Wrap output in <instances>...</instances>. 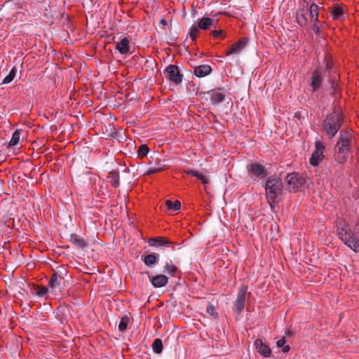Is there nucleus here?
<instances>
[{
    "label": "nucleus",
    "instance_id": "nucleus-1",
    "mask_svg": "<svg viewBox=\"0 0 359 359\" xmlns=\"http://www.w3.org/2000/svg\"><path fill=\"white\" fill-rule=\"evenodd\" d=\"M344 117L339 110H333L328 113L321 125V131L329 140L334 138L337 133V140L334 146V160L340 164L346 163L348 154L354 143L353 131L350 129H342Z\"/></svg>",
    "mask_w": 359,
    "mask_h": 359
},
{
    "label": "nucleus",
    "instance_id": "nucleus-2",
    "mask_svg": "<svg viewBox=\"0 0 359 359\" xmlns=\"http://www.w3.org/2000/svg\"><path fill=\"white\" fill-rule=\"evenodd\" d=\"M263 186L270 206L273 208L281 200L283 194L282 182L278 177L269 176Z\"/></svg>",
    "mask_w": 359,
    "mask_h": 359
},
{
    "label": "nucleus",
    "instance_id": "nucleus-3",
    "mask_svg": "<svg viewBox=\"0 0 359 359\" xmlns=\"http://www.w3.org/2000/svg\"><path fill=\"white\" fill-rule=\"evenodd\" d=\"M331 64L326 61L325 67L323 69L321 67H317L312 73L309 81V86L312 93L319 92L320 88L323 86V81L324 77L327 72L330 73Z\"/></svg>",
    "mask_w": 359,
    "mask_h": 359
},
{
    "label": "nucleus",
    "instance_id": "nucleus-4",
    "mask_svg": "<svg viewBox=\"0 0 359 359\" xmlns=\"http://www.w3.org/2000/svg\"><path fill=\"white\" fill-rule=\"evenodd\" d=\"M318 6L312 4L309 9H302L297 13L296 18L297 22H318Z\"/></svg>",
    "mask_w": 359,
    "mask_h": 359
},
{
    "label": "nucleus",
    "instance_id": "nucleus-5",
    "mask_svg": "<svg viewBox=\"0 0 359 359\" xmlns=\"http://www.w3.org/2000/svg\"><path fill=\"white\" fill-rule=\"evenodd\" d=\"M285 180L287 184L289 191L292 190L294 192L299 191L306 183L305 178L301 174L296 172L287 174Z\"/></svg>",
    "mask_w": 359,
    "mask_h": 359
},
{
    "label": "nucleus",
    "instance_id": "nucleus-6",
    "mask_svg": "<svg viewBox=\"0 0 359 359\" xmlns=\"http://www.w3.org/2000/svg\"><path fill=\"white\" fill-rule=\"evenodd\" d=\"M248 175L254 181L263 180L268 175L267 170L265 167L258 163H251L247 166Z\"/></svg>",
    "mask_w": 359,
    "mask_h": 359
},
{
    "label": "nucleus",
    "instance_id": "nucleus-7",
    "mask_svg": "<svg viewBox=\"0 0 359 359\" xmlns=\"http://www.w3.org/2000/svg\"><path fill=\"white\" fill-rule=\"evenodd\" d=\"M248 287L247 285H242L238 290L236 299L233 303V312L241 313L245 306L247 295L250 296V293H248Z\"/></svg>",
    "mask_w": 359,
    "mask_h": 359
},
{
    "label": "nucleus",
    "instance_id": "nucleus-8",
    "mask_svg": "<svg viewBox=\"0 0 359 359\" xmlns=\"http://www.w3.org/2000/svg\"><path fill=\"white\" fill-rule=\"evenodd\" d=\"M325 149V147L323 142L318 140L315 142V150L312 153V155L309 159V163L311 165H312L313 167H317L319 165L320 163L324 158Z\"/></svg>",
    "mask_w": 359,
    "mask_h": 359
},
{
    "label": "nucleus",
    "instance_id": "nucleus-9",
    "mask_svg": "<svg viewBox=\"0 0 359 359\" xmlns=\"http://www.w3.org/2000/svg\"><path fill=\"white\" fill-rule=\"evenodd\" d=\"M165 72L167 74L168 77L171 82L175 83L176 85H179L182 83L183 75L180 73L179 68L177 65H168L165 68Z\"/></svg>",
    "mask_w": 359,
    "mask_h": 359
},
{
    "label": "nucleus",
    "instance_id": "nucleus-10",
    "mask_svg": "<svg viewBox=\"0 0 359 359\" xmlns=\"http://www.w3.org/2000/svg\"><path fill=\"white\" fill-rule=\"evenodd\" d=\"M333 20L342 21L345 20L346 6L344 4H334L329 8Z\"/></svg>",
    "mask_w": 359,
    "mask_h": 359
},
{
    "label": "nucleus",
    "instance_id": "nucleus-11",
    "mask_svg": "<svg viewBox=\"0 0 359 359\" xmlns=\"http://www.w3.org/2000/svg\"><path fill=\"white\" fill-rule=\"evenodd\" d=\"M148 243L151 247H165L174 248L177 244L172 242L165 237L157 236L149 240Z\"/></svg>",
    "mask_w": 359,
    "mask_h": 359
},
{
    "label": "nucleus",
    "instance_id": "nucleus-12",
    "mask_svg": "<svg viewBox=\"0 0 359 359\" xmlns=\"http://www.w3.org/2000/svg\"><path fill=\"white\" fill-rule=\"evenodd\" d=\"M161 25L170 40L175 41L177 39L180 32L179 24H161Z\"/></svg>",
    "mask_w": 359,
    "mask_h": 359
},
{
    "label": "nucleus",
    "instance_id": "nucleus-13",
    "mask_svg": "<svg viewBox=\"0 0 359 359\" xmlns=\"http://www.w3.org/2000/svg\"><path fill=\"white\" fill-rule=\"evenodd\" d=\"M117 35H120L121 40L116 43L115 49L121 55H126L130 51L129 40L127 37L123 36V32H118Z\"/></svg>",
    "mask_w": 359,
    "mask_h": 359
},
{
    "label": "nucleus",
    "instance_id": "nucleus-14",
    "mask_svg": "<svg viewBox=\"0 0 359 359\" xmlns=\"http://www.w3.org/2000/svg\"><path fill=\"white\" fill-rule=\"evenodd\" d=\"M148 277L151 284L155 288L164 287L168 283V278L163 274L152 276L148 273Z\"/></svg>",
    "mask_w": 359,
    "mask_h": 359
},
{
    "label": "nucleus",
    "instance_id": "nucleus-15",
    "mask_svg": "<svg viewBox=\"0 0 359 359\" xmlns=\"http://www.w3.org/2000/svg\"><path fill=\"white\" fill-rule=\"evenodd\" d=\"M248 43V38H241L237 43H234L231 48L226 51V55L240 53L247 46Z\"/></svg>",
    "mask_w": 359,
    "mask_h": 359
},
{
    "label": "nucleus",
    "instance_id": "nucleus-16",
    "mask_svg": "<svg viewBox=\"0 0 359 359\" xmlns=\"http://www.w3.org/2000/svg\"><path fill=\"white\" fill-rule=\"evenodd\" d=\"M255 346L257 352L265 358H269L271 355V350L270 347L264 344L262 339H257L255 341Z\"/></svg>",
    "mask_w": 359,
    "mask_h": 359
},
{
    "label": "nucleus",
    "instance_id": "nucleus-17",
    "mask_svg": "<svg viewBox=\"0 0 359 359\" xmlns=\"http://www.w3.org/2000/svg\"><path fill=\"white\" fill-rule=\"evenodd\" d=\"M212 72V68L208 65H202L197 66L194 68V73L196 76L198 78L204 77L210 74Z\"/></svg>",
    "mask_w": 359,
    "mask_h": 359
},
{
    "label": "nucleus",
    "instance_id": "nucleus-18",
    "mask_svg": "<svg viewBox=\"0 0 359 359\" xmlns=\"http://www.w3.org/2000/svg\"><path fill=\"white\" fill-rule=\"evenodd\" d=\"M158 255L151 253L142 258L144 264L148 267H153L158 263Z\"/></svg>",
    "mask_w": 359,
    "mask_h": 359
},
{
    "label": "nucleus",
    "instance_id": "nucleus-19",
    "mask_svg": "<svg viewBox=\"0 0 359 359\" xmlns=\"http://www.w3.org/2000/svg\"><path fill=\"white\" fill-rule=\"evenodd\" d=\"M63 279L62 276H58L57 272H54L49 280L48 285L53 290H59L61 280Z\"/></svg>",
    "mask_w": 359,
    "mask_h": 359
},
{
    "label": "nucleus",
    "instance_id": "nucleus-20",
    "mask_svg": "<svg viewBox=\"0 0 359 359\" xmlns=\"http://www.w3.org/2000/svg\"><path fill=\"white\" fill-rule=\"evenodd\" d=\"M155 166L149 168L147 170V175H153L156 172H159L163 171L165 168V165L163 164V162L161 159H156L154 163Z\"/></svg>",
    "mask_w": 359,
    "mask_h": 359
},
{
    "label": "nucleus",
    "instance_id": "nucleus-21",
    "mask_svg": "<svg viewBox=\"0 0 359 359\" xmlns=\"http://www.w3.org/2000/svg\"><path fill=\"white\" fill-rule=\"evenodd\" d=\"M165 205L170 213L176 212L181 208V203L179 201L172 202L170 200H167L165 201Z\"/></svg>",
    "mask_w": 359,
    "mask_h": 359
},
{
    "label": "nucleus",
    "instance_id": "nucleus-22",
    "mask_svg": "<svg viewBox=\"0 0 359 359\" xmlns=\"http://www.w3.org/2000/svg\"><path fill=\"white\" fill-rule=\"evenodd\" d=\"M71 241L72 242L73 244L76 245V246L81 249H83L88 245L85 239L77 235L72 236Z\"/></svg>",
    "mask_w": 359,
    "mask_h": 359
},
{
    "label": "nucleus",
    "instance_id": "nucleus-23",
    "mask_svg": "<svg viewBox=\"0 0 359 359\" xmlns=\"http://www.w3.org/2000/svg\"><path fill=\"white\" fill-rule=\"evenodd\" d=\"M210 100L216 104L220 103L224 100V95L219 91L212 90Z\"/></svg>",
    "mask_w": 359,
    "mask_h": 359
},
{
    "label": "nucleus",
    "instance_id": "nucleus-24",
    "mask_svg": "<svg viewBox=\"0 0 359 359\" xmlns=\"http://www.w3.org/2000/svg\"><path fill=\"white\" fill-rule=\"evenodd\" d=\"M153 351L156 354H160L163 351V342L162 340L159 338H156L154 340L153 344L151 345Z\"/></svg>",
    "mask_w": 359,
    "mask_h": 359
},
{
    "label": "nucleus",
    "instance_id": "nucleus-25",
    "mask_svg": "<svg viewBox=\"0 0 359 359\" xmlns=\"http://www.w3.org/2000/svg\"><path fill=\"white\" fill-rule=\"evenodd\" d=\"M65 309L58 308L55 313V318L60 322V324L65 325L67 323V319L65 316Z\"/></svg>",
    "mask_w": 359,
    "mask_h": 359
},
{
    "label": "nucleus",
    "instance_id": "nucleus-26",
    "mask_svg": "<svg viewBox=\"0 0 359 359\" xmlns=\"http://www.w3.org/2000/svg\"><path fill=\"white\" fill-rule=\"evenodd\" d=\"M109 182L113 187H118L119 186V173L118 172H111L108 177Z\"/></svg>",
    "mask_w": 359,
    "mask_h": 359
},
{
    "label": "nucleus",
    "instance_id": "nucleus-27",
    "mask_svg": "<svg viewBox=\"0 0 359 359\" xmlns=\"http://www.w3.org/2000/svg\"><path fill=\"white\" fill-rule=\"evenodd\" d=\"M22 130L17 129L12 135V137L8 143L9 146H15L18 144L20 138Z\"/></svg>",
    "mask_w": 359,
    "mask_h": 359
},
{
    "label": "nucleus",
    "instance_id": "nucleus-28",
    "mask_svg": "<svg viewBox=\"0 0 359 359\" xmlns=\"http://www.w3.org/2000/svg\"><path fill=\"white\" fill-rule=\"evenodd\" d=\"M187 175H189L190 176L196 177L198 179H199L202 181V183L203 184H205L208 183V180L206 179L205 176L198 171L190 170L187 171Z\"/></svg>",
    "mask_w": 359,
    "mask_h": 359
},
{
    "label": "nucleus",
    "instance_id": "nucleus-29",
    "mask_svg": "<svg viewBox=\"0 0 359 359\" xmlns=\"http://www.w3.org/2000/svg\"><path fill=\"white\" fill-rule=\"evenodd\" d=\"M129 321H130V318L127 316H123L121 318V320H120L118 326L119 331L124 332L128 327Z\"/></svg>",
    "mask_w": 359,
    "mask_h": 359
},
{
    "label": "nucleus",
    "instance_id": "nucleus-30",
    "mask_svg": "<svg viewBox=\"0 0 359 359\" xmlns=\"http://www.w3.org/2000/svg\"><path fill=\"white\" fill-rule=\"evenodd\" d=\"M165 271L170 275L171 276H175V273L177 271V268L176 266L170 264L169 262H166L164 266Z\"/></svg>",
    "mask_w": 359,
    "mask_h": 359
},
{
    "label": "nucleus",
    "instance_id": "nucleus-31",
    "mask_svg": "<svg viewBox=\"0 0 359 359\" xmlns=\"http://www.w3.org/2000/svg\"><path fill=\"white\" fill-rule=\"evenodd\" d=\"M16 75V69L13 67L10 71L9 74L4 79L2 84L10 83L15 78Z\"/></svg>",
    "mask_w": 359,
    "mask_h": 359
},
{
    "label": "nucleus",
    "instance_id": "nucleus-32",
    "mask_svg": "<svg viewBox=\"0 0 359 359\" xmlns=\"http://www.w3.org/2000/svg\"><path fill=\"white\" fill-rule=\"evenodd\" d=\"M149 152V149L145 144H141L137 149V155L141 158L146 156Z\"/></svg>",
    "mask_w": 359,
    "mask_h": 359
},
{
    "label": "nucleus",
    "instance_id": "nucleus-33",
    "mask_svg": "<svg viewBox=\"0 0 359 359\" xmlns=\"http://www.w3.org/2000/svg\"><path fill=\"white\" fill-rule=\"evenodd\" d=\"M329 86L326 88V90L329 91L330 94L334 95L337 91V86L335 84L334 80L331 76L328 79Z\"/></svg>",
    "mask_w": 359,
    "mask_h": 359
},
{
    "label": "nucleus",
    "instance_id": "nucleus-34",
    "mask_svg": "<svg viewBox=\"0 0 359 359\" xmlns=\"http://www.w3.org/2000/svg\"><path fill=\"white\" fill-rule=\"evenodd\" d=\"M198 31H199V29H198V26L196 25L195 24H193V25L191 26L190 31L189 32V35L192 41L196 40V39L197 37V34L198 33Z\"/></svg>",
    "mask_w": 359,
    "mask_h": 359
},
{
    "label": "nucleus",
    "instance_id": "nucleus-35",
    "mask_svg": "<svg viewBox=\"0 0 359 359\" xmlns=\"http://www.w3.org/2000/svg\"><path fill=\"white\" fill-rule=\"evenodd\" d=\"M206 312L215 319L218 317V314L216 311L215 307L212 304L208 305L206 308Z\"/></svg>",
    "mask_w": 359,
    "mask_h": 359
},
{
    "label": "nucleus",
    "instance_id": "nucleus-36",
    "mask_svg": "<svg viewBox=\"0 0 359 359\" xmlns=\"http://www.w3.org/2000/svg\"><path fill=\"white\" fill-rule=\"evenodd\" d=\"M36 295L38 297H42L45 294H46L47 292H48V288L46 287H39V286H36Z\"/></svg>",
    "mask_w": 359,
    "mask_h": 359
},
{
    "label": "nucleus",
    "instance_id": "nucleus-37",
    "mask_svg": "<svg viewBox=\"0 0 359 359\" xmlns=\"http://www.w3.org/2000/svg\"><path fill=\"white\" fill-rule=\"evenodd\" d=\"M212 34L214 37L215 38H221V39H223L225 37V33L223 30L222 29H219V30H214L212 31Z\"/></svg>",
    "mask_w": 359,
    "mask_h": 359
},
{
    "label": "nucleus",
    "instance_id": "nucleus-38",
    "mask_svg": "<svg viewBox=\"0 0 359 359\" xmlns=\"http://www.w3.org/2000/svg\"><path fill=\"white\" fill-rule=\"evenodd\" d=\"M198 29H204V30H207V29H209L212 24H196Z\"/></svg>",
    "mask_w": 359,
    "mask_h": 359
},
{
    "label": "nucleus",
    "instance_id": "nucleus-39",
    "mask_svg": "<svg viewBox=\"0 0 359 359\" xmlns=\"http://www.w3.org/2000/svg\"><path fill=\"white\" fill-rule=\"evenodd\" d=\"M285 343H286L285 338V337H283L281 339H280L279 340H278L276 341V346L278 348H281L285 345Z\"/></svg>",
    "mask_w": 359,
    "mask_h": 359
},
{
    "label": "nucleus",
    "instance_id": "nucleus-40",
    "mask_svg": "<svg viewBox=\"0 0 359 359\" xmlns=\"http://www.w3.org/2000/svg\"><path fill=\"white\" fill-rule=\"evenodd\" d=\"M320 29L318 24H312V31L316 34L320 35Z\"/></svg>",
    "mask_w": 359,
    "mask_h": 359
},
{
    "label": "nucleus",
    "instance_id": "nucleus-41",
    "mask_svg": "<svg viewBox=\"0 0 359 359\" xmlns=\"http://www.w3.org/2000/svg\"><path fill=\"white\" fill-rule=\"evenodd\" d=\"M285 335L287 337H293L294 336V332L292 330L288 329L285 330Z\"/></svg>",
    "mask_w": 359,
    "mask_h": 359
},
{
    "label": "nucleus",
    "instance_id": "nucleus-42",
    "mask_svg": "<svg viewBox=\"0 0 359 359\" xmlns=\"http://www.w3.org/2000/svg\"><path fill=\"white\" fill-rule=\"evenodd\" d=\"M290 350V346L289 345H284L283 346V349H282V351L284 353H288Z\"/></svg>",
    "mask_w": 359,
    "mask_h": 359
},
{
    "label": "nucleus",
    "instance_id": "nucleus-43",
    "mask_svg": "<svg viewBox=\"0 0 359 359\" xmlns=\"http://www.w3.org/2000/svg\"><path fill=\"white\" fill-rule=\"evenodd\" d=\"M198 22H212V21L209 18H203L198 21Z\"/></svg>",
    "mask_w": 359,
    "mask_h": 359
},
{
    "label": "nucleus",
    "instance_id": "nucleus-44",
    "mask_svg": "<svg viewBox=\"0 0 359 359\" xmlns=\"http://www.w3.org/2000/svg\"><path fill=\"white\" fill-rule=\"evenodd\" d=\"M160 22L163 23V22H165V20L164 19H161L160 20Z\"/></svg>",
    "mask_w": 359,
    "mask_h": 359
}]
</instances>
